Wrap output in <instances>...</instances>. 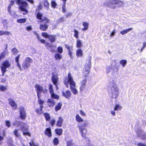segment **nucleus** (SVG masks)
<instances>
[{
  "label": "nucleus",
  "instance_id": "1",
  "mask_svg": "<svg viewBox=\"0 0 146 146\" xmlns=\"http://www.w3.org/2000/svg\"><path fill=\"white\" fill-rule=\"evenodd\" d=\"M108 90L111 99H116L119 95V88L115 81L111 79L108 84Z\"/></svg>",
  "mask_w": 146,
  "mask_h": 146
},
{
  "label": "nucleus",
  "instance_id": "2",
  "mask_svg": "<svg viewBox=\"0 0 146 146\" xmlns=\"http://www.w3.org/2000/svg\"><path fill=\"white\" fill-rule=\"evenodd\" d=\"M125 4L124 1L119 0H106L103 3L104 6L113 9L121 7Z\"/></svg>",
  "mask_w": 146,
  "mask_h": 146
},
{
  "label": "nucleus",
  "instance_id": "3",
  "mask_svg": "<svg viewBox=\"0 0 146 146\" xmlns=\"http://www.w3.org/2000/svg\"><path fill=\"white\" fill-rule=\"evenodd\" d=\"M64 83L67 88L68 87V83L70 84V89L72 93L74 95H76L78 93V91L77 89L75 88L76 84L73 80L70 73H69L68 76V79H66L64 81Z\"/></svg>",
  "mask_w": 146,
  "mask_h": 146
},
{
  "label": "nucleus",
  "instance_id": "4",
  "mask_svg": "<svg viewBox=\"0 0 146 146\" xmlns=\"http://www.w3.org/2000/svg\"><path fill=\"white\" fill-rule=\"evenodd\" d=\"M17 4L21 5L19 6L20 9L22 11H24V14H26L28 11L27 8L28 6V3L25 1H23L22 0H14Z\"/></svg>",
  "mask_w": 146,
  "mask_h": 146
},
{
  "label": "nucleus",
  "instance_id": "5",
  "mask_svg": "<svg viewBox=\"0 0 146 146\" xmlns=\"http://www.w3.org/2000/svg\"><path fill=\"white\" fill-rule=\"evenodd\" d=\"M91 58H90L86 61V64L83 71V76L84 77V78L87 79V77L90 72L91 65Z\"/></svg>",
  "mask_w": 146,
  "mask_h": 146
},
{
  "label": "nucleus",
  "instance_id": "6",
  "mask_svg": "<svg viewBox=\"0 0 146 146\" xmlns=\"http://www.w3.org/2000/svg\"><path fill=\"white\" fill-rule=\"evenodd\" d=\"M33 62V60L29 57L26 58L22 64V66L24 70H26L29 68L31 64Z\"/></svg>",
  "mask_w": 146,
  "mask_h": 146
},
{
  "label": "nucleus",
  "instance_id": "7",
  "mask_svg": "<svg viewBox=\"0 0 146 146\" xmlns=\"http://www.w3.org/2000/svg\"><path fill=\"white\" fill-rule=\"evenodd\" d=\"M35 88L37 91V96L40 95L41 92L43 93H46L47 92V90L46 89H44L42 86L38 85L36 84Z\"/></svg>",
  "mask_w": 146,
  "mask_h": 146
},
{
  "label": "nucleus",
  "instance_id": "8",
  "mask_svg": "<svg viewBox=\"0 0 146 146\" xmlns=\"http://www.w3.org/2000/svg\"><path fill=\"white\" fill-rule=\"evenodd\" d=\"M42 13H38L37 15V18L41 20L40 22H43L44 24H46L49 22V20L46 17L42 19Z\"/></svg>",
  "mask_w": 146,
  "mask_h": 146
},
{
  "label": "nucleus",
  "instance_id": "9",
  "mask_svg": "<svg viewBox=\"0 0 146 146\" xmlns=\"http://www.w3.org/2000/svg\"><path fill=\"white\" fill-rule=\"evenodd\" d=\"M49 89L51 96L52 98L57 99H59V96L54 93V90L52 88V84H50Z\"/></svg>",
  "mask_w": 146,
  "mask_h": 146
},
{
  "label": "nucleus",
  "instance_id": "10",
  "mask_svg": "<svg viewBox=\"0 0 146 146\" xmlns=\"http://www.w3.org/2000/svg\"><path fill=\"white\" fill-rule=\"evenodd\" d=\"M28 127L27 125L24 123L23 125H22L21 126V129L23 131V135H27L30 136V133L28 131Z\"/></svg>",
  "mask_w": 146,
  "mask_h": 146
},
{
  "label": "nucleus",
  "instance_id": "11",
  "mask_svg": "<svg viewBox=\"0 0 146 146\" xmlns=\"http://www.w3.org/2000/svg\"><path fill=\"white\" fill-rule=\"evenodd\" d=\"M137 135L139 137H141L143 139H146V132H144L142 129H138L137 131Z\"/></svg>",
  "mask_w": 146,
  "mask_h": 146
},
{
  "label": "nucleus",
  "instance_id": "12",
  "mask_svg": "<svg viewBox=\"0 0 146 146\" xmlns=\"http://www.w3.org/2000/svg\"><path fill=\"white\" fill-rule=\"evenodd\" d=\"M87 81V79L85 78L81 82V85L80 87V90L81 92L83 91L85 89Z\"/></svg>",
  "mask_w": 146,
  "mask_h": 146
},
{
  "label": "nucleus",
  "instance_id": "13",
  "mask_svg": "<svg viewBox=\"0 0 146 146\" xmlns=\"http://www.w3.org/2000/svg\"><path fill=\"white\" fill-rule=\"evenodd\" d=\"M20 115L21 119H25L26 118V113L25 109L23 107L21 106L19 108Z\"/></svg>",
  "mask_w": 146,
  "mask_h": 146
},
{
  "label": "nucleus",
  "instance_id": "14",
  "mask_svg": "<svg viewBox=\"0 0 146 146\" xmlns=\"http://www.w3.org/2000/svg\"><path fill=\"white\" fill-rule=\"evenodd\" d=\"M62 95L67 99H69L70 98L72 93L70 90H67L62 92Z\"/></svg>",
  "mask_w": 146,
  "mask_h": 146
},
{
  "label": "nucleus",
  "instance_id": "15",
  "mask_svg": "<svg viewBox=\"0 0 146 146\" xmlns=\"http://www.w3.org/2000/svg\"><path fill=\"white\" fill-rule=\"evenodd\" d=\"M9 104L13 107L14 110H15L17 107V105L14 100L11 98L8 99Z\"/></svg>",
  "mask_w": 146,
  "mask_h": 146
},
{
  "label": "nucleus",
  "instance_id": "16",
  "mask_svg": "<svg viewBox=\"0 0 146 146\" xmlns=\"http://www.w3.org/2000/svg\"><path fill=\"white\" fill-rule=\"evenodd\" d=\"M48 106L49 107H53L55 105V102L54 99H49L47 101Z\"/></svg>",
  "mask_w": 146,
  "mask_h": 146
},
{
  "label": "nucleus",
  "instance_id": "17",
  "mask_svg": "<svg viewBox=\"0 0 146 146\" xmlns=\"http://www.w3.org/2000/svg\"><path fill=\"white\" fill-rule=\"evenodd\" d=\"M13 133L15 136L16 138H18L19 140L21 139V134L18 132V130L17 129H15L13 130Z\"/></svg>",
  "mask_w": 146,
  "mask_h": 146
},
{
  "label": "nucleus",
  "instance_id": "18",
  "mask_svg": "<svg viewBox=\"0 0 146 146\" xmlns=\"http://www.w3.org/2000/svg\"><path fill=\"white\" fill-rule=\"evenodd\" d=\"M52 79L54 84L55 85H56L58 80V78L57 75H52Z\"/></svg>",
  "mask_w": 146,
  "mask_h": 146
},
{
  "label": "nucleus",
  "instance_id": "19",
  "mask_svg": "<svg viewBox=\"0 0 146 146\" xmlns=\"http://www.w3.org/2000/svg\"><path fill=\"white\" fill-rule=\"evenodd\" d=\"M20 54H19L15 58V62L16 63V64L17 66L20 69V70L22 69L21 66V65L20 64L19 62V60L20 58Z\"/></svg>",
  "mask_w": 146,
  "mask_h": 146
},
{
  "label": "nucleus",
  "instance_id": "20",
  "mask_svg": "<svg viewBox=\"0 0 146 146\" xmlns=\"http://www.w3.org/2000/svg\"><path fill=\"white\" fill-rule=\"evenodd\" d=\"M9 54V52L8 51H7L6 50H4V51L2 52L0 55V61H1L2 58H3L5 57L6 55H8Z\"/></svg>",
  "mask_w": 146,
  "mask_h": 146
},
{
  "label": "nucleus",
  "instance_id": "21",
  "mask_svg": "<svg viewBox=\"0 0 146 146\" xmlns=\"http://www.w3.org/2000/svg\"><path fill=\"white\" fill-rule=\"evenodd\" d=\"M45 134L49 137H50L51 136L52 134L50 128L46 129L45 131Z\"/></svg>",
  "mask_w": 146,
  "mask_h": 146
},
{
  "label": "nucleus",
  "instance_id": "22",
  "mask_svg": "<svg viewBox=\"0 0 146 146\" xmlns=\"http://www.w3.org/2000/svg\"><path fill=\"white\" fill-rule=\"evenodd\" d=\"M76 55L77 57H82L83 55V51L80 48L78 49L76 51Z\"/></svg>",
  "mask_w": 146,
  "mask_h": 146
},
{
  "label": "nucleus",
  "instance_id": "23",
  "mask_svg": "<svg viewBox=\"0 0 146 146\" xmlns=\"http://www.w3.org/2000/svg\"><path fill=\"white\" fill-rule=\"evenodd\" d=\"M82 24L84 27V28L82 29V30L84 31L87 30L89 26L88 23L86 22H84L82 23Z\"/></svg>",
  "mask_w": 146,
  "mask_h": 146
},
{
  "label": "nucleus",
  "instance_id": "24",
  "mask_svg": "<svg viewBox=\"0 0 146 146\" xmlns=\"http://www.w3.org/2000/svg\"><path fill=\"white\" fill-rule=\"evenodd\" d=\"M48 28V25L46 24H41L40 25V29L43 31L46 30Z\"/></svg>",
  "mask_w": 146,
  "mask_h": 146
},
{
  "label": "nucleus",
  "instance_id": "25",
  "mask_svg": "<svg viewBox=\"0 0 146 146\" xmlns=\"http://www.w3.org/2000/svg\"><path fill=\"white\" fill-rule=\"evenodd\" d=\"M122 108V107L119 104H115L113 107L114 110L116 111L121 110Z\"/></svg>",
  "mask_w": 146,
  "mask_h": 146
},
{
  "label": "nucleus",
  "instance_id": "26",
  "mask_svg": "<svg viewBox=\"0 0 146 146\" xmlns=\"http://www.w3.org/2000/svg\"><path fill=\"white\" fill-rule=\"evenodd\" d=\"M2 65L7 68H8L10 66L11 64L9 61L6 60L2 64Z\"/></svg>",
  "mask_w": 146,
  "mask_h": 146
},
{
  "label": "nucleus",
  "instance_id": "27",
  "mask_svg": "<svg viewBox=\"0 0 146 146\" xmlns=\"http://www.w3.org/2000/svg\"><path fill=\"white\" fill-rule=\"evenodd\" d=\"M67 144L68 146H77L76 144L73 143L72 140L71 139L67 140Z\"/></svg>",
  "mask_w": 146,
  "mask_h": 146
},
{
  "label": "nucleus",
  "instance_id": "28",
  "mask_svg": "<svg viewBox=\"0 0 146 146\" xmlns=\"http://www.w3.org/2000/svg\"><path fill=\"white\" fill-rule=\"evenodd\" d=\"M61 54L57 53L54 55V58L56 60H60L62 58V56L61 55Z\"/></svg>",
  "mask_w": 146,
  "mask_h": 146
},
{
  "label": "nucleus",
  "instance_id": "29",
  "mask_svg": "<svg viewBox=\"0 0 146 146\" xmlns=\"http://www.w3.org/2000/svg\"><path fill=\"white\" fill-rule=\"evenodd\" d=\"M132 29V28H129L127 29L121 31L120 32V33L122 35H124L131 31Z\"/></svg>",
  "mask_w": 146,
  "mask_h": 146
},
{
  "label": "nucleus",
  "instance_id": "30",
  "mask_svg": "<svg viewBox=\"0 0 146 146\" xmlns=\"http://www.w3.org/2000/svg\"><path fill=\"white\" fill-rule=\"evenodd\" d=\"M62 104L61 102H59L55 107V110L58 111L61 108Z\"/></svg>",
  "mask_w": 146,
  "mask_h": 146
},
{
  "label": "nucleus",
  "instance_id": "31",
  "mask_svg": "<svg viewBox=\"0 0 146 146\" xmlns=\"http://www.w3.org/2000/svg\"><path fill=\"white\" fill-rule=\"evenodd\" d=\"M13 124L14 125H16V126L19 125V126H21L22 125H23L24 124V123H23L22 122H20L18 121H14L13 123Z\"/></svg>",
  "mask_w": 146,
  "mask_h": 146
},
{
  "label": "nucleus",
  "instance_id": "32",
  "mask_svg": "<svg viewBox=\"0 0 146 146\" xmlns=\"http://www.w3.org/2000/svg\"><path fill=\"white\" fill-rule=\"evenodd\" d=\"M76 47L77 48H80L82 47V44L81 40L79 39H78L76 42Z\"/></svg>",
  "mask_w": 146,
  "mask_h": 146
},
{
  "label": "nucleus",
  "instance_id": "33",
  "mask_svg": "<svg viewBox=\"0 0 146 146\" xmlns=\"http://www.w3.org/2000/svg\"><path fill=\"white\" fill-rule=\"evenodd\" d=\"M56 133L58 135H60L62 134V129H57L55 130Z\"/></svg>",
  "mask_w": 146,
  "mask_h": 146
},
{
  "label": "nucleus",
  "instance_id": "34",
  "mask_svg": "<svg viewBox=\"0 0 146 146\" xmlns=\"http://www.w3.org/2000/svg\"><path fill=\"white\" fill-rule=\"evenodd\" d=\"M43 106H40V107L37 109L36 111L37 113L40 114L42 113V110Z\"/></svg>",
  "mask_w": 146,
  "mask_h": 146
},
{
  "label": "nucleus",
  "instance_id": "35",
  "mask_svg": "<svg viewBox=\"0 0 146 146\" xmlns=\"http://www.w3.org/2000/svg\"><path fill=\"white\" fill-rule=\"evenodd\" d=\"M127 61L125 60H122L120 61V63L122 65L123 67L125 66L127 64Z\"/></svg>",
  "mask_w": 146,
  "mask_h": 146
},
{
  "label": "nucleus",
  "instance_id": "36",
  "mask_svg": "<svg viewBox=\"0 0 146 146\" xmlns=\"http://www.w3.org/2000/svg\"><path fill=\"white\" fill-rule=\"evenodd\" d=\"M63 121V119H59L57 122L56 125L59 127H61Z\"/></svg>",
  "mask_w": 146,
  "mask_h": 146
},
{
  "label": "nucleus",
  "instance_id": "37",
  "mask_svg": "<svg viewBox=\"0 0 146 146\" xmlns=\"http://www.w3.org/2000/svg\"><path fill=\"white\" fill-rule=\"evenodd\" d=\"M37 96L38 98V102H39V104L40 105V106H42L44 103V102L41 100L40 98L41 95Z\"/></svg>",
  "mask_w": 146,
  "mask_h": 146
},
{
  "label": "nucleus",
  "instance_id": "38",
  "mask_svg": "<svg viewBox=\"0 0 146 146\" xmlns=\"http://www.w3.org/2000/svg\"><path fill=\"white\" fill-rule=\"evenodd\" d=\"M1 70L2 73V76H3L4 73L6 71V67L2 65L1 66Z\"/></svg>",
  "mask_w": 146,
  "mask_h": 146
},
{
  "label": "nucleus",
  "instance_id": "39",
  "mask_svg": "<svg viewBox=\"0 0 146 146\" xmlns=\"http://www.w3.org/2000/svg\"><path fill=\"white\" fill-rule=\"evenodd\" d=\"M48 38L51 42H53L55 41V38L54 36L49 35Z\"/></svg>",
  "mask_w": 146,
  "mask_h": 146
},
{
  "label": "nucleus",
  "instance_id": "40",
  "mask_svg": "<svg viewBox=\"0 0 146 146\" xmlns=\"http://www.w3.org/2000/svg\"><path fill=\"white\" fill-rule=\"evenodd\" d=\"M74 36L76 38H78V35L79 34V31L76 29H74Z\"/></svg>",
  "mask_w": 146,
  "mask_h": 146
},
{
  "label": "nucleus",
  "instance_id": "41",
  "mask_svg": "<svg viewBox=\"0 0 146 146\" xmlns=\"http://www.w3.org/2000/svg\"><path fill=\"white\" fill-rule=\"evenodd\" d=\"M35 34L37 36L38 40H39L42 43H45V41L44 40L42 39L39 37L37 33H35Z\"/></svg>",
  "mask_w": 146,
  "mask_h": 146
},
{
  "label": "nucleus",
  "instance_id": "42",
  "mask_svg": "<svg viewBox=\"0 0 146 146\" xmlns=\"http://www.w3.org/2000/svg\"><path fill=\"white\" fill-rule=\"evenodd\" d=\"M44 5L45 7V8L48 9V8L49 3L46 0H45L44 1Z\"/></svg>",
  "mask_w": 146,
  "mask_h": 146
},
{
  "label": "nucleus",
  "instance_id": "43",
  "mask_svg": "<svg viewBox=\"0 0 146 146\" xmlns=\"http://www.w3.org/2000/svg\"><path fill=\"white\" fill-rule=\"evenodd\" d=\"M65 47L67 49L68 51H72V46H69L67 44H65Z\"/></svg>",
  "mask_w": 146,
  "mask_h": 146
},
{
  "label": "nucleus",
  "instance_id": "44",
  "mask_svg": "<svg viewBox=\"0 0 146 146\" xmlns=\"http://www.w3.org/2000/svg\"><path fill=\"white\" fill-rule=\"evenodd\" d=\"M46 46H47V47H49V48H50V50H51V51H53L54 50L53 49V45L52 44H50L48 43H46Z\"/></svg>",
  "mask_w": 146,
  "mask_h": 146
},
{
  "label": "nucleus",
  "instance_id": "45",
  "mask_svg": "<svg viewBox=\"0 0 146 146\" xmlns=\"http://www.w3.org/2000/svg\"><path fill=\"white\" fill-rule=\"evenodd\" d=\"M26 20L25 19H19L17 20V22L18 23H23L26 22Z\"/></svg>",
  "mask_w": 146,
  "mask_h": 146
},
{
  "label": "nucleus",
  "instance_id": "46",
  "mask_svg": "<svg viewBox=\"0 0 146 146\" xmlns=\"http://www.w3.org/2000/svg\"><path fill=\"white\" fill-rule=\"evenodd\" d=\"M11 51L13 55H15L17 54V53L18 52V50L15 48H14L12 49Z\"/></svg>",
  "mask_w": 146,
  "mask_h": 146
},
{
  "label": "nucleus",
  "instance_id": "47",
  "mask_svg": "<svg viewBox=\"0 0 146 146\" xmlns=\"http://www.w3.org/2000/svg\"><path fill=\"white\" fill-rule=\"evenodd\" d=\"M53 142L54 145H57L59 143V141L58 138H55L53 140Z\"/></svg>",
  "mask_w": 146,
  "mask_h": 146
},
{
  "label": "nucleus",
  "instance_id": "48",
  "mask_svg": "<svg viewBox=\"0 0 146 146\" xmlns=\"http://www.w3.org/2000/svg\"><path fill=\"white\" fill-rule=\"evenodd\" d=\"M51 4L52 7L53 8H55L57 5L56 2L54 1H52Z\"/></svg>",
  "mask_w": 146,
  "mask_h": 146
},
{
  "label": "nucleus",
  "instance_id": "49",
  "mask_svg": "<svg viewBox=\"0 0 146 146\" xmlns=\"http://www.w3.org/2000/svg\"><path fill=\"white\" fill-rule=\"evenodd\" d=\"M57 50L60 54H61L63 52V49L61 47H58V48Z\"/></svg>",
  "mask_w": 146,
  "mask_h": 146
},
{
  "label": "nucleus",
  "instance_id": "50",
  "mask_svg": "<svg viewBox=\"0 0 146 146\" xmlns=\"http://www.w3.org/2000/svg\"><path fill=\"white\" fill-rule=\"evenodd\" d=\"M2 21L3 23L4 26L7 27L8 23L7 21L5 19H3Z\"/></svg>",
  "mask_w": 146,
  "mask_h": 146
},
{
  "label": "nucleus",
  "instance_id": "51",
  "mask_svg": "<svg viewBox=\"0 0 146 146\" xmlns=\"http://www.w3.org/2000/svg\"><path fill=\"white\" fill-rule=\"evenodd\" d=\"M113 67V70L117 72L119 70V66L117 65H115Z\"/></svg>",
  "mask_w": 146,
  "mask_h": 146
},
{
  "label": "nucleus",
  "instance_id": "52",
  "mask_svg": "<svg viewBox=\"0 0 146 146\" xmlns=\"http://www.w3.org/2000/svg\"><path fill=\"white\" fill-rule=\"evenodd\" d=\"M42 36L45 38H48L49 35H48L47 33H42Z\"/></svg>",
  "mask_w": 146,
  "mask_h": 146
},
{
  "label": "nucleus",
  "instance_id": "53",
  "mask_svg": "<svg viewBox=\"0 0 146 146\" xmlns=\"http://www.w3.org/2000/svg\"><path fill=\"white\" fill-rule=\"evenodd\" d=\"M44 115L46 119H50V117L48 113H46L44 114Z\"/></svg>",
  "mask_w": 146,
  "mask_h": 146
},
{
  "label": "nucleus",
  "instance_id": "54",
  "mask_svg": "<svg viewBox=\"0 0 146 146\" xmlns=\"http://www.w3.org/2000/svg\"><path fill=\"white\" fill-rule=\"evenodd\" d=\"M29 144L31 146H38V145L36 144L33 140L32 141V143L30 142Z\"/></svg>",
  "mask_w": 146,
  "mask_h": 146
},
{
  "label": "nucleus",
  "instance_id": "55",
  "mask_svg": "<svg viewBox=\"0 0 146 146\" xmlns=\"http://www.w3.org/2000/svg\"><path fill=\"white\" fill-rule=\"evenodd\" d=\"M7 89L6 87L3 86H1L0 87V90L2 91H4Z\"/></svg>",
  "mask_w": 146,
  "mask_h": 146
},
{
  "label": "nucleus",
  "instance_id": "56",
  "mask_svg": "<svg viewBox=\"0 0 146 146\" xmlns=\"http://www.w3.org/2000/svg\"><path fill=\"white\" fill-rule=\"evenodd\" d=\"M63 3L64 5H62V11L64 13L66 11L65 5L66 4V3L65 4H64V2Z\"/></svg>",
  "mask_w": 146,
  "mask_h": 146
},
{
  "label": "nucleus",
  "instance_id": "57",
  "mask_svg": "<svg viewBox=\"0 0 146 146\" xmlns=\"http://www.w3.org/2000/svg\"><path fill=\"white\" fill-rule=\"evenodd\" d=\"M4 35H12V33L8 31H4Z\"/></svg>",
  "mask_w": 146,
  "mask_h": 146
},
{
  "label": "nucleus",
  "instance_id": "58",
  "mask_svg": "<svg viewBox=\"0 0 146 146\" xmlns=\"http://www.w3.org/2000/svg\"><path fill=\"white\" fill-rule=\"evenodd\" d=\"M111 70V68L109 66H107L106 68V73L108 74L110 73Z\"/></svg>",
  "mask_w": 146,
  "mask_h": 146
},
{
  "label": "nucleus",
  "instance_id": "59",
  "mask_svg": "<svg viewBox=\"0 0 146 146\" xmlns=\"http://www.w3.org/2000/svg\"><path fill=\"white\" fill-rule=\"evenodd\" d=\"M115 29H114L113 30L112 32H111V33L110 35V36H111V37H112V36H113L115 33Z\"/></svg>",
  "mask_w": 146,
  "mask_h": 146
},
{
  "label": "nucleus",
  "instance_id": "60",
  "mask_svg": "<svg viewBox=\"0 0 146 146\" xmlns=\"http://www.w3.org/2000/svg\"><path fill=\"white\" fill-rule=\"evenodd\" d=\"M137 145L138 146H146V145L145 143L141 142L138 143Z\"/></svg>",
  "mask_w": 146,
  "mask_h": 146
},
{
  "label": "nucleus",
  "instance_id": "61",
  "mask_svg": "<svg viewBox=\"0 0 146 146\" xmlns=\"http://www.w3.org/2000/svg\"><path fill=\"white\" fill-rule=\"evenodd\" d=\"M9 14L12 16H13L14 17V15H15V13L13 11H10V12H8Z\"/></svg>",
  "mask_w": 146,
  "mask_h": 146
},
{
  "label": "nucleus",
  "instance_id": "62",
  "mask_svg": "<svg viewBox=\"0 0 146 146\" xmlns=\"http://www.w3.org/2000/svg\"><path fill=\"white\" fill-rule=\"evenodd\" d=\"M6 125L8 127H9L10 126V122L9 121H6Z\"/></svg>",
  "mask_w": 146,
  "mask_h": 146
},
{
  "label": "nucleus",
  "instance_id": "63",
  "mask_svg": "<svg viewBox=\"0 0 146 146\" xmlns=\"http://www.w3.org/2000/svg\"><path fill=\"white\" fill-rule=\"evenodd\" d=\"M80 114L84 116H85V113L84 112L82 111V110H80Z\"/></svg>",
  "mask_w": 146,
  "mask_h": 146
},
{
  "label": "nucleus",
  "instance_id": "64",
  "mask_svg": "<svg viewBox=\"0 0 146 146\" xmlns=\"http://www.w3.org/2000/svg\"><path fill=\"white\" fill-rule=\"evenodd\" d=\"M55 122V120L54 119H52L50 121V123L52 125H53Z\"/></svg>",
  "mask_w": 146,
  "mask_h": 146
}]
</instances>
